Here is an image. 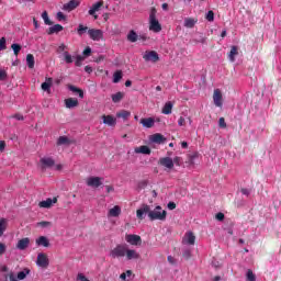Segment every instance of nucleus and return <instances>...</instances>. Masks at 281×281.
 Segmentation results:
<instances>
[{
    "label": "nucleus",
    "mask_w": 281,
    "mask_h": 281,
    "mask_svg": "<svg viewBox=\"0 0 281 281\" xmlns=\"http://www.w3.org/2000/svg\"><path fill=\"white\" fill-rule=\"evenodd\" d=\"M54 203H58V199L57 198H48L45 201L40 202L38 206L40 207H44V209H49L52 207V205H54Z\"/></svg>",
    "instance_id": "16"
},
{
    "label": "nucleus",
    "mask_w": 281,
    "mask_h": 281,
    "mask_svg": "<svg viewBox=\"0 0 281 281\" xmlns=\"http://www.w3.org/2000/svg\"><path fill=\"white\" fill-rule=\"evenodd\" d=\"M36 265L42 269H47L49 267V258L47 257V254L40 252L37 255Z\"/></svg>",
    "instance_id": "4"
},
{
    "label": "nucleus",
    "mask_w": 281,
    "mask_h": 281,
    "mask_svg": "<svg viewBox=\"0 0 281 281\" xmlns=\"http://www.w3.org/2000/svg\"><path fill=\"white\" fill-rule=\"evenodd\" d=\"M149 30L156 34L161 32V23H159V20H157V9L155 7L150 9L149 13Z\"/></svg>",
    "instance_id": "2"
},
{
    "label": "nucleus",
    "mask_w": 281,
    "mask_h": 281,
    "mask_svg": "<svg viewBox=\"0 0 281 281\" xmlns=\"http://www.w3.org/2000/svg\"><path fill=\"white\" fill-rule=\"evenodd\" d=\"M43 91H49L52 89V78H48L46 82L42 83Z\"/></svg>",
    "instance_id": "42"
},
{
    "label": "nucleus",
    "mask_w": 281,
    "mask_h": 281,
    "mask_svg": "<svg viewBox=\"0 0 281 281\" xmlns=\"http://www.w3.org/2000/svg\"><path fill=\"white\" fill-rule=\"evenodd\" d=\"M144 214H148L150 221H166L168 212L161 210V206H156L154 210H150V205L143 204L137 211L136 216L139 221H144Z\"/></svg>",
    "instance_id": "1"
},
{
    "label": "nucleus",
    "mask_w": 281,
    "mask_h": 281,
    "mask_svg": "<svg viewBox=\"0 0 281 281\" xmlns=\"http://www.w3.org/2000/svg\"><path fill=\"white\" fill-rule=\"evenodd\" d=\"M183 258H186L187 260H189V258L192 257V252L190 250H184L182 254Z\"/></svg>",
    "instance_id": "54"
},
{
    "label": "nucleus",
    "mask_w": 281,
    "mask_h": 281,
    "mask_svg": "<svg viewBox=\"0 0 281 281\" xmlns=\"http://www.w3.org/2000/svg\"><path fill=\"white\" fill-rule=\"evenodd\" d=\"M11 49H13L14 56H19V52H21V44H12Z\"/></svg>",
    "instance_id": "44"
},
{
    "label": "nucleus",
    "mask_w": 281,
    "mask_h": 281,
    "mask_svg": "<svg viewBox=\"0 0 281 281\" xmlns=\"http://www.w3.org/2000/svg\"><path fill=\"white\" fill-rule=\"evenodd\" d=\"M127 247L126 244L116 245V247L110 251L111 258H124Z\"/></svg>",
    "instance_id": "3"
},
{
    "label": "nucleus",
    "mask_w": 281,
    "mask_h": 281,
    "mask_svg": "<svg viewBox=\"0 0 281 281\" xmlns=\"http://www.w3.org/2000/svg\"><path fill=\"white\" fill-rule=\"evenodd\" d=\"M144 60L157 63L159 60V54L155 50H150L143 56Z\"/></svg>",
    "instance_id": "13"
},
{
    "label": "nucleus",
    "mask_w": 281,
    "mask_h": 281,
    "mask_svg": "<svg viewBox=\"0 0 281 281\" xmlns=\"http://www.w3.org/2000/svg\"><path fill=\"white\" fill-rule=\"evenodd\" d=\"M218 126L220 128H227V123L225 122V117H220Z\"/></svg>",
    "instance_id": "49"
},
{
    "label": "nucleus",
    "mask_w": 281,
    "mask_h": 281,
    "mask_svg": "<svg viewBox=\"0 0 281 281\" xmlns=\"http://www.w3.org/2000/svg\"><path fill=\"white\" fill-rule=\"evenodd\" d=\"M186 238H187L188 245H194V243L196 241V236H194V233L192 232L187 233Z\"/></svg>",
    "instance_id": "31"
},
{
    "label": "nucleus",
    "mask_w": 281,
    "mask_h": 281,
    "mask_svg": "<svg viewBox=\"0 0 281 281\" xmlns=\"http://www.w3.org/2000/svg\"><path fill=\"white\" fill-rule=\"evenodd\" d=\"M83 56H91V47H86L83 50Z\"/></svg>",
    "instance_id": "61"
},
{
    "label": "nucleus",
    "mask_w": 281,
    "mask_h": 281,
    "mask_svg": "<svg viewBox=\"0 0 281 281\" xmlns=\"http://www.w3.org/2000/svg\"><path fill=\"white\" fill-rule=\"evenodd\" d=\"M78 99L75 98H68L65 99V106L66 109H76V106H78Z\"/></svg>",
    "instance_id": "22"
},
{
    "label": "nucleus",
    "mask_w": 281,
    "mask_h": 281,
    "mask_svg": "<svg viewBox=\"0 0 281 281\" xmlns=\"http://www.w3.org/2000/svg\"><path fill=\"white\" fill-rule=\"evenodd\" d=\"M134 153H136V155H150L153 151L147 145H142L139 147H135Z\"/></svg>",
    "instance_id": "15"
},
{
    "label": "nucleus",
    "mask_w": 281,
    "mask_h": 281,
    "mask_svg": "<svg viewBox=\"0 0 281 281\" xmlns=\"http://www.w3.org/2000/svg\"><path fill=\"white\" fill-rule=\"evenodd\" d=\"M216 221H225V214H223L222 212L217 213L215 215Z\"/></svg>",
    "instance_id": "55"
},
{
    "label": "nucleus",
    "mask_w": 281,
    "mask_h": 281,
    "mask_svg": "<svg viewBox=\"0 0 281 281\" xmlns=\"http://www.w3.org/2000/svg\"><path fill=\"white\" fill-rule=\"evenodd\" d=\"M78 5H80V2L78 0H70L63 5V10H65L66 12H72V10H76Z\"/></svg>",
    "instance_id": "12"
},
{
    "label": "nucleus",
    "mask_w": 281,
    "mask_h": 281,
    "mask_svg": "<svg viewBox=\"0 0 281 281\" xmlns=\"http://www.w3.org/2000/svg\"><path fill=\"white\" fill-rule=\"evenodd\" d=\"M103 124H106L108 126H115L117 124V120L113 117V115H103Z\"/></svg>",
    "instance_id": "19"
},
{
    "label": "nucleus",
    "mask_w": 281,
    "mask_h": 281,
    "mask_svg": "<svg viewBox=\"0 0 281 281\" xmlns=\"http://www.w3.org/2000/svg\"><path fill=\"white\" fill-rule=\"evenodd\" d=\"M206 21H210V22L214 21V11H209L206 13Z\"/></svg>",
    "instance_id": "51"
},
{
    "label": "nucleus",
    "mask_w": 281,
    "mask_h": 281,
    "mask_svg": "<svg viewBox=\"0 0 281 281\" xmlns=\"http://www.w3.org/2000/svg\"><path fill=\"white\" fill-rule=\"evenodd\" d=\"M57 20H59V21H66L67 20V16L65 15V13H63V12H58L57 13Z\"/></svg>",
    "instance_id": "52"
},
{
    "label": "nucleus",
    "mask_w": 281,
    "mask_h": 281,
    "mask_svg": "<svg viewBox=\"0 0 281 281\" xmlns=\"http://www.w3.org/2000/svg\"><path fill=\"white\" fill-rule=\"evenodd\" d=\"M122 214V207L120 205H115L114 207L109 210L108 216H112L113 218H117Z\"/></svg>",
    "instance_id": "21"
},
{
    "label": "nucleus",
    "mask_w": 281,
    "mask_h": 281,
    "mask_svg": "<svg viewBox=\"0 0 281 281\" xmlns=\"http://www.w3.org/2000/svg\"><path fill=\"white\" fill-rule=\"evenodd\" d=\"M147 187H148L147 180H142L138 182V190H144Z\"/></svg>",
    "instance_id": "48"
},
{
    "label": "nucleus",
    "mask_w": 281,
    "mask_h": 281,
    "mask_svg": "<svg viewBox=\"0 0 281 281\" xmlns=\"http://www.w3.org/2000/svg\"><path fill=\"white\" fill-rule=\"evenodd\" d=\"M140 124L144 126V128H153V126H155V119L153 117L140 119Z\"/></svg>",
    "instance_id": "18"
},
{
    "label": "nucleus",
    "mask_w": 281,
    "mask_h": 281,
    "mask_svg": "<svg viewBox=\"0 0 281 281\" xmlns=\"http://www.w3.org/2000/svg\"><path fill=\"white\" fill-rule=\"evenodd\" d=\"M67 89H69V91H71L72 93H78L79 98H85V91H82V89L74 86V85H67Z\"/></svg>",
    "instance_id": "24"
},
{
    "label": "nucleus",
    "mask_w": 281,
    "mask_h": 281,
    "mask_svg": "<svg viewBox=\"0 0 281 281\" xmlns=\"http://www.w3.org/2000/svg\"><path fill=\"white\" fill-rule=\"evenodd\" d=\"M8 228V221L0 218V236H3V232Z\"/></svg>",
    "instance_id": "35"
},
{
    "label": "nucleus",
    "mask_w": 281,
    "mask_h": 281,
    "mask_svg": "<svg viewBox=\"0 0 281 281\" xmlns=\"http://www.w3.org/2000/svg\"><path fill=\"white\" fill-rule=\"evenodd\" d=\"M77 280H80V281H90L88 278H86L85 277V274H82V273H79L78 276H77Z\"/></svg>",
    "instance_id": "60"
},
{
    "label": "nucleus",
    "mask_w": 281,
    "mask_h": 281,
    "mask_svg": "<svg viewBox=\"0 0 281 281\" xmlns=\"http://www.w3.org/2000/svg\"><path fill=\"white\" fill-rule=\"evenodd\" d=\"M12 117H14V120H18V121H20V122H22L23 120H25L22 114H15V115H13Z\"/></svg>",
    "instance_id": "63"
},
{
    "label": "nucleus",
    "mask_w": 281,
    "mask_h": 281,
    "mask_svg": "<svg viewBox=\"0 0 281 281\" xmlns=\"http://www.w3.org/2000/svg\"><path fill=\"white\" fill-rule=\"evenodd\" d=\"M0 150H5V140H0Z\"/></svg>",
    "instance_id": "64"
},
{
    "label": "nucleus",
    "mask_w": 281,
    "mask_h": 281,
    "mask_svg": "<svg viewBox=\"0 0 281 281\" xmlns=\"http://www.w3.org/2000/svg\"><path fill=\"white\" fill-rule=\"evenodd\" d=\"M41 166H42V170H47V168H53V166L56 164V161L54 160V158H41L40 159Z\"/></svg>",
    "instance_id": "9"
},
{
    "label": "nucleus",
    "mask_w": 281,
    "mask_h": 281,
    "mask_svg": "<svg viewBox=\"0 0 281 281\" xmlns=\"http://www.w3.org/2000/svg\"><path fill=\"white\" fill-rule=\"evenodd\" d=\"M89 30V27L79 24L78 30H77V34H79V36H82V34H85V32H87Z\"/></svg>",
    "instance_id": "45"
},
{
    "label": "nucleus",
    "mask_w": 281,
    "mask_h": 281,
    "mask_svg": "<svg viewBox=\"0 0 281 281\" xmlns=\"http://www.w3.org/2000/svg\"><path fill=\"white\" fill-rule=\"evenodd\" d=\"M63 30H65V29L63 27V25H60V24H55V25L50 26V27L47 30V34H48V35L58 34V32H63Z\"/></svg>",
    "instance_id": "25"
},
{
    "label": "nucleus",
    "mask_w": 281,
    "mask_h": 281,
    "mask_svg": "<svg viewBox=\"0 0 281 281\" xmlns=\"http://www.w3.org/2000/svg\"><path fill=\"white\" fill-rule=\"evenodd\" d=\"M27 276H30V269L29 268H24L23 271L18 272V281L19 280H25L27 278Z\"/></svg>",
    "instance_id": "29"
},
{
    "label": "nucleus",
    "mask_w": 281,
    "mask_h": 281,
    "mask_svg": "<svg viewBox=\"0 0 281 281\" xmlns=\"http://www.w3.org/2000/svg\"><path fill=\"white\" fill-rule=\"evenodd\" d=\"M88 34L92 41H100L102 40V36H103L102 30H95V29L88 30Z\"/></svg>",
    "instance_id": "11"
},
{
    "label": "nucleus",
    "mask_w": 281,
    "mask_h": 281,
    "mask_svg": "<svg viewBox=\"0 0 281 281\" xmlns=\"http://www.w3.org/2000/svg\"><path fill=\"white\" fill-rule=\"evenodd\" d=\"M116 117H122L123 120H128V117H131V112L123 110L116 114Z\"/></svg>",
    "instance_id": "40"
},
{
    "label": "nucleus",
    "mask_w": 281,
    "mask_h": 281,
    "mask_svg": "<svg viewBox=\"0 0 281 281\" xmlns=\"http://www.w3.org/2000/svg\"><path fill=\"white\" fill-rule=\"evenodd\" d=\"M65 49H67V45L61 44V45L58 46L57 52H58V54H60L63 52H66Z\"/></svg>",
    "instance_id": "58"
},
{
    "label": "nucleus",
    "mask_w": 281,
    "mask_h": 281,
    "mask_svg": "<svg viewBox=\"0 0 281 281\" xmlns=\"http://www.w3.org/2000/svg\"><path fill=\"white\" fill-rule=\"evenodd\" d=\"M240 192H241V194H244V196H249V194H251V191L249 189H245V188L240 189Z\"/></svg>",
    "instance_id": "57"
},
{
    "label": "nucleus",
    "mask_w": 281,
    "mask_h": 281,
    "mask_svg": "<svg viewBox=\"0 0 281 281\" xmlns=\"http://www.w3.org/2000/svg\"><path fill=\"white\" fill-rule=\"evenodd\" d=\"M15 247L20 251H25V249H27V247H30V238L29 237H24V238L18 240V244H16Z\"/></svg>",
    "instance_id": "14"
},
{
    "label": "nucleus",
    "mask_w": 281,
    "mask_h": 281,
    "mask_svg": "<svg viewBox=\"0 0 281 281\" xmlns=\"http://www.w3.org/2000/svg\"><path fill=\"white\" fill-rule=\"evenodd\" d=\"M206 41H207V38L203 35V33H200L191 40V43L193 45H199V43H201L202 45H205Z\"/></svg>",
    "instance_id": "20"
},
{
    "label": "nucleus",
    "mask_w": 281,
    "mask_h": 281,
    "mask_svg": "<svg viewBox=\"0 0 281 281\" xmlns=\"http://www.w3.org/2000/svg\"><path fill=\"white\" fill-rule=\"evenodd\" d=\"M35 243L37 247H49V239L46 236H40Z\"/></svg>",
    "instance_id": "23"
},
{
    "label": "nucleus",
    "mask_w": 281,
    "mask_h": 281,
    "mask_svg": "<svg viewBox=\"0 0 281 281\" xmlns=\"http://www.w3.org/2000/svg\"><path fill=\"white\" fill-rule=\"evenodd\" d=\"M69 137L67 136H59V138L57 139V146H65V145H69Z\"/></svg>",
    "instance_id": "34"
},
{
    "label": "nucleus",
    "mask_w": 281,
    "mask_h": 281,
    "mask_svg": "<svg viewBox=\"0 0 281 281\" xmlns=\"http://www.w3.org/2000/svg\"><path fill=\"white\" fill-rule=\"evenodd\" d=\"M42 19H43L45 25H54V22H52V20H49V15H48L47 11H44L42 13Z\"/></svg>",
    "instance_id": "37"
},
{
    "label": "nucleus",
    "mask_w": 281,
    "mask_h": 281,
    "mask_svg": "<svg viewBox=\"0 0 281 281\" xmlns=\"http://www.w3.org/2000/svg\"><path fill=\"white\" fill-rule=\"evenodd\" d=\"M5 281H19L18 277L14 274V272H9L8 274L4 276Z\"/></svg>",
    "instance_id": "43"
},
{
    "label": "nucleus",
    "mask_w": 281,
    "mask_h": 281,
    "mask_svg": "<svg viewBox=\"0 0 281 281\" xmlns=\"http://www.w3.org/2000/svg\"><path fill=\"white\" fill-rule=\"evenodd\" d=\"M122 80V70H116L113 75V82L114 85H117Z\"/></svg>",
    "instance_id": "38"
},
{
    "label": "nucleus",
    "mask_w": 281,
    "mask_h": 281,
    "mask_svg": "<svg viewBox=\"0 0 281 281\" xmlns=\"http://www.w3.org/2000/svg\"><path fill=\"white\" fill-rule=\"evenodd\" d=\"M37 227H43V228L52 227V222H47V221L38 222Z\"/></svg>",
    "instance_id": "46"
},
{
    "label": "nucleus",
    "mask_w": 281,
    "mask_h": 281,
    "mask_svg": "<svg viewBox=\"0 0 281 281\" xmlns=\"http://www.w3.org/2000/svg\"><path fill=\"white\" fill-rule=\"evenodd\" d=\"M87 186L89 188H100L102 186V178L100 177H90L87 179Z\"/></svg>",
    "instance_id": "7"
},
{
    "label": "nucleus",
    "mask_w": 281,
    "mask_h": 281,
    "mask_svg": "<svg viewBox=\"0 0 281 281\" xmlns=\"http://www.w3.org/2000/svg\"><path fill=\"white\" fill-rule=\"evenodd\" d=\"M178 126H186V117L180 116L178 120Z\"/></svg>",
    "instance_id": "56"
},
{
    "label": "nucleus",
    "mask_w": 281,
    "mask_h": 281,
    "mask_svg": "<svg viewBox=\"0 0 281 281\" xmlns=\"http://www.w3.org/2000/svg\"><path fill=\"white\" fill-rule=\"evenodd\" d=\"M195 24H196V21H194V19H192V18H187L184 20V27L192 29V27H194Z\"/></svg>",
    "instance_id": "36"
},
{
    "label": "nucleus",
    "mask_w": 281,
    "mask_h": 281,
    "mask_svg": "<svg viewBox=\"0 0 281 281\" xmlns=\"http://www.w3.org/2000/svg\"><path fill=\"white\" fill-rule=\"evenodd\" d=\"M138 38H139V35H137V33L134 30L128 32L127 41L130 43H137Z\"/></svg>",
    "instance_id": "27"
},
{
    "label": "nucleus",
    "mask_w": 281,
    "mask_h": 281,
    "mask_svg": "<svg viewBox=\"0 0 281 281\" xmlns=\"http://www.w3.org/2000/svg\"><path fill=\"white\" fill-rule=\"evenodd\" d=\"M246 281H256V274H254V271L251 269L247 270Z\"/></svg>",
    "instance_id": "41"
},
{
    "label": "nucleus",
    "mask_w": 281,
    "mask_h": 281,
    "mask_svg": "<svg viewBox=\"0 0 281 281\" xmlns=\"http://www.w3.org/2000/svg\"><path fill=\"white\" fill-rule=\"evenodd\" d=\"M104 5V1H98L94 4H92V7L90 8V10L88 11V14L90 16H93L94 21H98V14H95V12H100V8H102Z\"/></svg>",
    "instance_id": "6"
},
{
    "label": "nucleus",
    "mask_w": 281,
    "mask_h": 281,
    "mask_svg": "<svg viewBox=\"0 0 281 281\" xmlns=\"http://www.w3.org/2000/svg\"><path fill=\"white\" fill-rule=\"evenodd\" d=\"M164 115H170L172 113V102H167L162 108Z\"/></svg>",
    "instance_id": "32"
},
{
    "label": "nucleus",
    "mask_w": 281,
    "mask_h": 281,
    "mask_svg": "<svg viewBox=\"0 0 281 281\" xmlns=\"http://www.w3.org/2000/svg\"><path fill=\"white\" fill-rule=\"evenodd\" d=\"M124 100V92H116L115 94H112V102L117 104V102H122Z\"/></svg>",
    "instance_id": "30"
},
{
    "label": "nucleus",
    "mask_w": 281,
    "mask_h": 281,
    "mask_svg": "<svg viewBox=\"0 0 281 281\" xmlns=\"http://www.w3.org/2000/svg\"><path fill=\"white\" fill-rule=\"evenodd\" d=\"M3 49H8V46H5V37L0 38V52H3Z\"/></svg>",
    "instance_id": "50"
},
{
    "label": "nucleus",
    "mask_w": 281,
    "mask_h": 281,
    "mask_svg": "<svg viewBox=\"0 0 281 281\" xmlns=\"http://www.w3.org/2000/svg\"><path fill=\"white\" fill-rule=\"evenodd\" d=\"M5 254V244L0 243V256H3Z\"/></svg>",
    "instance_id": "62"
},
{
    "label": "nucleus",
    "mask_w": 281,
    "mask_h": 281,
    "mask_svg": "<svg viewBox=\"0 0 281 281\" xmlns=\"http://www.w3.org/2000/svg\"><path fill=\"white\" fill-rule=\"evenodd\" d=\"M151 142H154V144H164V142H166V138L164 137V135L157 133L151 136Z\"/></svg>",
    "instance_id": "28"
},
{
    "label": "nucleus",
    "mask_w": 281,
    "mask_h": 281,
    "mask_svg": "<svg viewBox=\"0 0 281 281\" xmlns=\"http://www.w3.org/2000/svg\"><path fill=\"white\" fill-rule=\"evenodd\" d=\"M125 240L130 245H134L135 247L142 245V236L135 234L125 235Z\"/></svg>",
    "instance_id": "5"
},
{
    "label": "nucleus",
    "mask_w": 281,
    "mask_h": 281,
    "mask_svg": "<svg viewBox=\"0 0 281 281\" xmlns=\"http://www.w3.org/2000/svg\"><path fill=\"white\" fill-rule=\"evenodd\" d=\"M160 166L164 168H168V170H172L175 168V161L170 157H164L159 159Z\"/></svg>",
    "instance_id": "10"
},
{
    "label": "nucleus",
    "mask_w": 281,
    "mask_h": 281,
    "mask_svg": "<svg viewBox=\"0 0 281 281\" xmlns=\"http://www.w3.org/2000/svg\"><path fill=\"white\" fill-rule=\"evenodd\" d=\"M8 78V72L5 70H0V81L5 80Z\"/></svg>",
    "instance_id": "53"
},
{
    "label": "nucleus",
    "mask_w": 281,
    "mask_h": 281,
    "mask_svg": "<svg viewBox=\"0 0 281 281\" xmlns=\"http://www.w3.org/2000/svg\"><path fill=\"white\" fill-rule=\"evenodd\" d=\"M64 60L67 65H71V63H74V57L69 54V52H64Z\"/></svg>",
    "instance_id": "39"
},
{
    "label": "nucleus",
    "mask_w": 281,
    "mask_h": 281,
    "mask_svg": "<svg viewBox=\"0 0 281 281\" xmlns=\"http://www.w3.org/2000/svg\"><path fill=\"white\" fill-rule=\"evenodd\" d=\"M236 56H238V46H232L228 54V59L231 60V63L236 61Z\"/></svg>",
    "instance_id": "26"
},
{
    "label": "nucleus",
    "mask_w": 281,
    "mask_h": 281,
    "mask_svg": "<svg viewBox=\"0 0 281 281\" xmlns=\"http://www.w3.org/2000/svg\"><path fill=\"white\" fill-rule=\"evenodd\" d=\"M213 102L215 106H223V93L221 92L220 89H215L213 93Z\"/></svg>",
    "instance_id": "8"
},
{
    "label": "nucleus",
    "mask_w": 281,
    "mask_h": 281,
    "mask_svg": "<svg viewBox=\"0 0 281 281\" xmlns=\"http://www.w3.org/2000/svg\"><path fill=\"white\" fill-rule=\"evenodd\" d=\"M125 257H126V260H138L139 255L137 254L136 250L128 249L127 247L125 251Z\"/></svg>",
    "instance_id": "17"
},
{
    "label": "nucleus",
    "mask_w": 281,
    "mask_h": 281,
    "mask_svg": "<svg viewBox=\"0 0 281 281\" xmlns=\"http://www.w3.org/2000/svg\"><path fill=\"white\" fill-rule=\"evenodd\" d=\"M82 60H85V57L78 55V56L76 57V61H75L76 67H81V66H82Z\"/></svg>",
    "instance_id": "47"
},
{
    "label": "nucleus",
    "mask_w": 281,
    "mask_h": 281,
    "mask_svg": "<svg viewBox=\"0 0 281 281\" xmlns=\"http://www.w3.org/2000/svg\"><path fill=\"white\" fill-rule=\"evenodd\" d=\"M26 65L29 69H34V65H35L34 55L32 54L26 55Z\"/></svg>",
    "instance_id": "33"
},
{
    "label": "nucleus",
    "mask_w": 281,
    "mask_h": 281,
    "mask_svg": "<svg viewBox=\"0 0 281 281\" xmlns=\"http://www.w3.org/2000/svg\"><path fill=\"white\" fill-rule=\"evenodd\" d=\"M167 207H168V210H177V203H175V202H169V203L167 204Z\"/></svg>",
    "instance_id": "59"
}]
</instances>
